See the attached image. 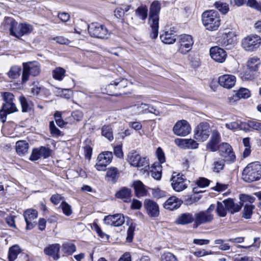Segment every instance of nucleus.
<instances>
[{
	"label": "nucleus",
	"mask_w": 261,
	"mask_h": 261,
	"mask_svg": "<svg viewBox=\"0 0 261 261\" xmlns=\"http://www.w3.org/2000/svg\"><path fill=\"white\" fill-rule=\"evenodd\" d=\"M218 82L221 86L226 89H230L234 86L236 78L233 75L224 74L219 76Z\"/></svg>",
	"instance_id": "obj_23"
},
{
	"label": "nucleus",
	"mask_w": 261,
	"mask_h": 261,
	"mask_svg": "<svg viewBox=\"0 0 261 261\" xmlns=\"http://www.w3.org/2000/svg\"><path fill=\"white\" fill-rule=\"evenodd\" d=\"M62 251L67 255H71L76 251V246L73 243L66 242L62 244Z\"/></svg>",
	"instance_id": "obj_44"
},
{
	"label": "nucleus",
	"mask_w": 261,
	"mask_h": 261,
	"mask_svg": "<svg viewBox=\"0 0 261 261\" xmlns=\"http://www.w3.org/2000/svg\"><path fill=\"white\" fill-rule=\"evenodd\" d=\"M66 70L62 67L55 68L52 71L53 77L56 80L61 81L65 76Z\"/></svg>",
	"instance_id": "obj_39"
},
{
	"label": "nucleus",
	"mask_w": 261,
	"mask_h": 261,
	"mask_svg": "<svg viewBox=\"0 0 261 261\" xmlns=\"http://www.w3.org/2000/svg\"><path fill=\"white\" fill-rule=\"evenodd\" d=\"M225 127L230 130L234 131L240 127L239 124L237 122H231L225 124Z\"/></svg>",
	"instance_id": "obj_61"
},
{
	"label": "nucleus",
	"mask_w": 261,
	"mask_h": 261,
	"mask_svg": "<svg viewBox=\"0 0 261 261\" xmlns=\"http://www.w3.org/2000/svg\"><path fill=\"white\" fill-rule=\"evenodd\" d=\"M62 197L61 195L57 194L51 196L50 197L51 202L54 203L55 205H57L62 200Z\"/></svg>",
	"instance_id": "obj_62"
},
{
	"label": "nucleus",
	"mask_w": 261,
	"mask_h": 261,
	"mask_svg": "<svg viewBox=\"0 0 261 261\" xmlns=\"http://www.w3.org/2000/svg\"><path fill=\"white\" fill-rule=\"evenodd\" d=\"M240 98H247L250 97V93L248 89L246 88H240L237 92Z\"/></svg>",
	"instance_id": "obj_55"
},
{
	"label": "nucleus",
	"mask_w": 261,
	"mask_h": 261,
	"mask_svg": "<svg viewBox=\"0 0 261 261\" xmlns=\"http://www.w3.org/2000/svg\"><path fill=\"white\" fill-rule=\"evenodd\" d=\"M60 249V246L59 244H54L49 245L44 249L45 254L53 257L55 260L60 258L59 252Z\"/></svg>",
	"instance_id": "obj_28"
},
{
	"label": "nucleus",
	"mask_w": 261,
	"mask_h": 261,
	"mask_svg": "<svg viewBox=\"0 0 261 261\" xmlns=\"http://www.w3.org/2000/svg\"><path fill=\"white\" fill-rule=\"evenodd\" d=\"M215 6L218 10L224 14H226L229 9V6L227 4L221 2H216Z\"/></svg>",
	"instance_id": "obj_50"
},
{
	"label": "nucleus",
	"mask_w": 261,
	"mask_h": 261,
	"mask_svg": "<svg viewBox=\"0 0 261 261\" xmlns=\"http://www.w3.org/2000/svg\"><path fill=\"white\" fill-rule=\"evenodd\" d=\"M247 124L250 128L261 132V122L255 120H250L248 121Z\"/></svg>",
	"instance_id": "obj_53"
},
{
	"label": "nucleus",
	"mask_w": 261,
	"mask_h": 261,
	"mask_svg": "<svg viewBox=\"0 0 261 261\" xmlns=\"http://www.w3.org/2000/svg\"><path fill=\"white\" fill-rule=\"evenodd\" d=\"M170 181L173 189L178 192L186 189L190 182L184 175L176 172L173 173Z\"/></svg>",
	"instance_id": "obj_7"
},
{
	"label": "nucleus",
	"mask_w": 261,
	"mask_h": 261,
	"mask_svg": "<svg viewBox=\"0 0 261 261\" xmlns=\"http://www.w3.org/2000/svg\"><path fill=\"white\" fill-rule=\"evenodd\" d=\"M224 166L225 160L217 159L213 162L212 169L214 172L219 173L223 169Z\"/></svg>",
	"instance_id": "obj_43"
},
{
	"label": "nucleus",
	"mask_w": 261,
	"mask_h": 261,
	"mask_svg": "<svg viewBox=\"0 0 261 261\" xmlns=\"http://www.w3.org/2000/svg\"><path fill=\"white\" fill-rule=\"evenodd\" d=\"M151 176L156 180H160L162 176L161 166L158 164V166L154 164L152 170H151Z\"/></svg>",
	"instance_id": "obj_46"
},
{
	"label": "nucleus",
	"mask_w": 261,
	"mask_h": 261,
	"mask_svg": "<svg viewBox=\"0 0 261 261\" xmlns=\"http://www.w3.org/2000/svg\"><path fill=\"white\" fill-rule=\"evenodd\" d=\"M223 202L227 210L231 214L239 212L242 207V205L235 203L233 200L230 198L224 200Z\"/></svg>",
	"instance_id": "obj_30"
},
{
	"label": "nucleus",
	"mask_w": 261,
	"mask_h": 261,
	"mask_svg": "<svg viewBox=\"0 0 261 261\" xmlns=\"http://www.w3.org/2000/svg\"><path fill=\"white\" fill-rule=\"evenodd\" d=\"M4 23L6 27L9 29L10 34L15 37V32L19 31V24L12 18L8 17L5 19Z\"/></svg>",
	"instance_id": "obj_31"
},
{
	"label": "nucleus",
	"mask_w": 261,
	"mask_h": 261,
	"mask_svg": "<svg viewBox=\"0 0 261 261\" xmlns=\"http://www.w3.org/2000/svg\"><path fill=\"white\" fill-rule=\"evenodd\" d=\"M113 153L111 151H105L100 153L97 158V163L95 165L98 171H104L106 167L110 164L113 159Z\"/></svg>",
	"instance_id": "obj_11"
},
{
	"label": "nucleus",
	"mask_w": 261,
	"mask_h": 261,
	"mask_svg": "<svg viewBox=\"0 0 261 261\" xmlns=\"http://www.w3.org/2000/svg\"><path fill=\"white\" fill-rule=\"evenodd\" d=\"M182 201L175 196H171L164 203L163 207L169 211H173L178 208Z\"/></svg>",
	"instance_id": "obj_25"
},
{
	"label": "nucleus",
	"mask_w": 261,
	"mask_h": 261,
	"mask_svg": "<svg viewBox=\"0 0 261 261\" xmlns=\"http://www.w3.org/2000/svg\"><path fill=\"white\" fill-rule=\"evenodd\" d=\"M103 221L107 225L118 227L121 226L124 223L125 219L123 215L116 214L106 216Z\"/></svg>",
	"instance_id": "obj_21"
},
{
	"label": "nucleus",
	"mask_w": 261,
	"mask_h": 261,
	"mask_svg": "<svg viewBox=\"0 0 261 261\" xmlns=\"http://www.w3.org/2000/svg\"><path fill=\"white\" fill-rule=\"evenodd\" d=\"M220 155L226 159L227 160L233 162L236 156L232 151L231 146L227 143H222L218 148Z\"/></svg>",
	"instance_id": "obj_18"
},
{
	"label": "nucleus",
	"mask_w": 261,
	"mask_h": 261,
	"mask_svg": "<svg viewBox=\"0 0 261 261\" xmlns=\"http://www.w3.org/2000/svg\"><path fill=\"white\" fill-rule=\"evenodd\" d=\"M260 64V59L257 57L249 58L247 62V66L251 71H256Z\"/></svg>",
	"instance_id": "obj_38"
},
{
	"label": "nucleus",
	"mask_w": 261,
	"mask_h": 261,
	"mask_svg": "<svg viewBox=\"0 0 261 261\" xmlns=\"http://www.w3.org/2000/svg\"><path fill=\"white\" fill-rule=\"evenodd\" d=\"M19 99L23 112H28L32 109L33 103L31 100L27 99L23 96H20Z\"/></svg>",
	"instance_id": "obj_40"
},
{
	"label": "nucleus",
	"mask_w": 261,
	"mask_h": 261,
	"mask_svg": "<svg viewBox=\"0 0 261 261\" xmlns=\"http://www.w3.org/2000/svg\"><path fill=\"white\" fill-rule=\"evenodd\" d=\"M237 39L235 33L232 31L226 32L219 40V43L226 49H230L237 43Z\"/></svg>",
	"instance_id": "obj_13"
},
{
	"label": "nucleus",
	"mask_w": 261,
	"mask_h": 261,
	"mask_svg": "<svg viewBox=\"0 0 261 261\" xmlns=\"http://www.w3.org/2000/svg\"><path fill=\"white\" fill-rule=\"evenodd\" d=\"M221 140V137L219 132L214 129L212 132V136L210 140L206 144L207 149L212 151H216L218 150V145Z\"/></svg>",
	"instance_id": "obj_24"
},
{
	"label": "nucleus",
	"mask_w": 261,
	"mask_h": 261,
	"mask_svg": "<svg viewBox=\"0 0 261 261\" xmlns=\"http://www.w3.org/2000/svg\"><path fill=\"white\" fill-rule=\"evenodd\" d=\"M119 176V171L117 168L111 167L107 169L106 175V180L107 181L115 184L117 182Z\"/></svg>",
	"instance_id": "obj_26"
},
{
	"label": "nucleus",
	"mask_w": 261,
	"mask_h": 261,
	"mask_svg": "<svg viewBox=\"0 0 261 261\" xmlns=\"http://www.w3.org/2000/svg\"><path fill=\"white\" fill-rule=\"evenodd\" d=\"M191 130L189 123L184 119L177 121L173 127L174 134L178 136H186L190 133Z\"/></svg>",
	"instance_id": "obj_12"
},
{
	"label": "nucleus",
	"mask_w": 261,
	"mask_h": 261,
	"mask_svg": "<svg viewBox=\"0 0 261 261\" xmlns=\"http://www.w3.org/2000/svg\"><path fill=\"white\" fill-rule=\"evenodd\" d=\"M17 111V107L14 102L4 103L0 110V120L3 123L6 121L7 116Z\"/></svg>",
	"instance_id": "obj_22"
},
{
	"label": "nucleus",
	"mask_w": 261,
	"mask_h": 261,
	"mask_svg": "<svg viewBox=\"0 0 261 261\" xmlns=\"http://www.w3.org/2000/svg\"><path fill=\"white\" fill-rule=\"evenodd\" d=\"M210 184V180L204 177H200L197 181V185L201 188L207 187Z\"/></svg>",
	"instance_id": "obj_59"
},
{
	"label": "nucleus",
	"mask_w": 261,
	"mask_h": 261,
	"mask_svg": "<svg viewBox=\"0 0 261 261\" xmlns=\"http://www.w3.org/2000/svg\"><path fill=\"white\" fill-rule=\"evenodd\" d=\"M127 81L124 79H117L107 86L106 88V93L110 95L117 94L115 92L116 89H121L127 86Z\"/></svg>",
	"instance_id": "obj_14"
},
{
	"label": "nucleus",
	"mask_w": 261,
	"mask_h": 261,
	"mask_svg": "<svg viewBox=\"0 0 261 261\" xmlns=\"http://www.w3.org/2000/svg\"><path fill=\"white\" fill-rule=\"evenodd\" d=\"M23 72L22 74V83H25L29 80V76H36L41 71L40 64L37 62H29L22 64Z\"/></svg>",
	"instance_id": "obj_4"
},
{
	"label": "nucleus",
	"mask_w": 261,
	"mask_h": 261,
	"mask_svg": "<svg viewBox=\"0 0 261 261\" xmlns=\"http://www.w3.org/2000/svg\"><path fill=\"white\" fill-rule=\"evenodd\" d=\"M59 207L62 209L63 214L67 216H70L72 213L71 206L66 201H62Z\"/></svg>",
	"instance_id": "obj_49"
},
{
	"label": "nucleus",
	"mask_w": 261,
	"mask_h": 261,
	"mask_svg": "<svg viewBox=\"0 0 261 261\" xmlns=\"http://www.w3.org/2000/svg\"><path fill=\"white\" fill-rule=\"evenodd\" d=\"M194 222V217L192 213H185L179 215L175 220L178 225H186Z\"/></svg>",
	"instance_id": "obj_27"
},
{
	"label": "nucleus",
	"mask_w": 261,
	"mask_h": 261,
	"mask_svg": "<svg viewBox=\"0 0 261 261\" xmlns=\"http://www.w3.org/2000/svg\"><path fill=\"white\" fill-rule=\"evenodd\" d=\"M156 153L160 163L162 164L165 162V157L164 153L161 148H158Z\"/></svg>",
	"instance_id": "obj_60"
},
{
	"label": "nucleus",
	"mask_w": 261,
	"mask_h": 261,
	"mask_svg": "<svg viewBox=\"0 0 261 261\" xmlns=\"http://www.w3.org/2000/svg\"><path fill=\"white\" fill-rule=\"evenodd\" d=\"M37 216L38 212L36 210L30 208L24 211L23 217L27 224V229H31L35 226Z\"/></svg>",
	"instance_id": "obj_17"
},
{
	"label": "nucleus",
	"mask_w": 261,
	"mask_h": 261,
	"mask_svg": "<svg viewBox=\"0 0 261 261\" xmlns=\"http://www.w3.org/2000/svg\"><path fill=\"white\" fill-rule=\"evenodd\" d=\"M261 44V38L257 35L252 34L244 38L241 42L242 48L247 51H254L259 48Z\"/></svg>",
	"instance_id": "obj_5"
},
{
	"label": "nucleus",
	"mask_w": 261,
	"mask_h": 261,
	"mask_svg": "<svg viewBox=\"0 0 261 261\" xmlns=\"http://www.w3.org/2000/svg\"><path fill=\"white\" fill-rule=\"evenodd\" d=\"M161 6L158 1H153L150 5L149 11L148 23L151 28L150 37L155 39L158 36L159 14Z\"/></svg>",
	"instance_id": "obj_1"
},
{
	"label": "nucleus",
	"mask_w": 261,
	"mask_h": 261,
	"mask_svg": "<svg viewBox=\"0 0 261 261\" xmlns=\"http://www.w3.org/2000/svg\"><path fill=\"white\" fill-rule=\"evenodd\" d=\"M20 252V248L18 245H14L10 247L8 253L9 261H14Z\"/></svg>",
	"instance_id": "obj_41"
},
{
	"label": "nucleus",
	"mask_w": 261,
	"mask_h": 261,
	"mask_svg": "<svg viewBox=\"0 0 261 261\" xmlns=\"http://www.w3.org/2000/svg\"><path fill=\"white\" fill-rule=\"evenodd\" d=\"M18 28L19 31L14 33L15 37L17 38L31 33L33 30L32 25L27 23H20Z\"/></svg>",
	"instance_id": "obj_32"
},
{
	"label": "nucleus",
	"mask_w": 261,
	"mask_h": 261,
	"mask_svg": "<svg viewBox=\"0 0 261 261\" xmlns=\"http://www.w3.org/2000/svg\"><path fill=\"white\" fill-rule=\"evenodd\" d=\"M51 152V150L49 148L44 146L34 148L32 150L29 159L32 161H36L41 157L46 159L50 155Z\"/></svg>",
	"instance_id": "obj_16"
},
{
	"label": "nucleus",
	"mask_w": 261,
	"mask_h": 261,
	"mask_svg": "<svg viewBox=\"0 0 261 261\" xmlns=\"http://www.w3.org/2000/svg\"><path fill=\"white\" fill-rule=\"evenodd\" d=\"M101 134L109 141H112L114 139L113 130L111 125H103L101 128Z\"/></svg>",
	"instance_id": "obj_45"
},
{
	"label": "nucleus",
	"mask_w": 261,
	"mask_h": 261,
	"mask_svg": "<svg viewBox=\"0 0 261 261\" xmlns=\"http://www.w3.org/2000/svg\"><path fill=\"white\" fill-rule=\"evenodd\" d=\"M88 31L91 36L101 39H107L110 32L105 25L98 22H92L88 27Z\"/></svg>",
	"instance_id": "obj_6"
},
{
	"label": "nucleus",
	"mask_w": 261,
	"mask_h": 261,
	"mask_svg": "<svg viewBox=\"0 0 261 261\" xmlns=\"http://www.w3.org/2000/svg\"><path fill=\"white\" fill-rule=\"evenodd\" d=\"M127 160L131 166L135 167H146L149 166L146 158L142 157L135 150H132L128 153Z\"/></svg>",
	"instance_id": "obj_8"
},
{
	"label": "nucleus",
	"mask_w": 261,
	"mask_h": 261,
	"mask_svg": "<svg viewBox=\"0 0 261 261\" xmlns=\"http://www.w3.org/2000/svg\"><path fill=\"white\" fill-rule=\"evenodd\" d=\"M29 148V143L25 140H19L16 143V151L19 155L25 154L28 152Z\"/></svg>",
	"instance_id": "obj_35"
},
{
	"label": "nucleus",
	"mask_w": 261,
	"mask_h": 261,
	"mask_svg": "<svg viewBox=\"0 0 261 261\" xmlns=\"http://www.w3.org/2000/svg\"><path fill=\"white\" fill-rule=\"evenodd\" d=\"M166 192L160 189H154L152 190V194L154 198L159 199L166 196Z\"/></svg>",
	"instance_id": "obj_58"
},
{
	"label": "nucleus",
	"mask_w": 261,
	"mask_h": 261,
	"mask_svg": "<svg viewBox=\"0 0 261 261\" xmlns=\"http://www.w3.org/2000/svg\"><path fill=\"white\" fill-rule=\"evenodd\" d=\"M141 206L142 202L141 201L135 199H133L130 206L132 209L139 210L141 208Z\"/></svg>",
	"instance_id": "obj_64"
},
{
	"label": "nucleus",
	"mask_w": 261,
	"mask_h": 261,
	"mask_svg": "<svg viewBox=\"0 0 261 261\" xmlns=\"http://www.w3.org/2000/svg\"><path fill=\"white\" fill-rule=\"evenodd\" d=\"M116 197L125 202H129L131 200V191L129 189L123 188L116 193Z\"/></svg>",
	"instance_id": "obj_33"
},
{
	"label": "nucleus",
	"mask_w": 261,
	"mask_h": 261,
	"mask_svg": "<svg viewBox=\"0 0 261 261\" xmlns=\"http://www.w3.org/2000/svg\"><path fill=\"white\" fill-rule=\"evenodd\" d=\"M175 32L172 31H166L160 35L162 41L165 44H173L176 41Z\"/></svg>",
	"instance_id": "obj_34"
},
{
	"label": "nucleus",
	"mask_w": 261,
	"mask_h": 261,
	"mask_svg": "<svg viewBox=\"0 0 261 261\" xmlns=\"http://www.w3.org/2000/svg\"><path fill=\"white\" fill-rule=\"evenodd\" d=\"M134 187L136 196L138 197H143L146 195V190L143 183L140 181H136L134 184Z\"/></svg>",
	"instance_id": "obj_36"
},
{
	"label": "nucleus",
	"mask_w": 261,
	"mask_h": 261,
	"mask_svg": "<svg viewBox=\"0 0 261 261\" xmlns=\"http://www.w3.org/2000/svg\"><path fill=\"white\" fill-rule=\"evenodd\" d=\"M240 199L241 202H242V203L241 204L242 206L243 205L244 203L246 202H248L249 204H251L255 200L254 197L246 194L241 195L240 196Z\"/></svg>",
	"instance_id": "obj_52"
},
{
	"label": "nucleus",
	"mask_w": 261,
	"mask_h": 261,
	"mask_svg": "<svg viewBox=\"0 0 261 261\" xmlns=\"http://www.w3.org/2000/svg\"><path fill=\"white\" fill-rule=\"evenodd\" d=\"M254 208V206L246 203L245 204L243 210V217L246 219L251 218L252 214V211Z\"/></svg>",
	"instance_id": "obj_47"
},
{
	"label": "nucleus",
	"mask_w": 261,
	"mask_h": 261,
	"mask_svg": "<svg viewBox=\"0 0 261 261\" xmlns=\"http://www.w3.org/2000/svg\"><path fill=\"white\" fill-rule=\"evenodd\" d=\"M210 52L211 58L218 63L224 62L227 57L226 51L217 46L211 47Z\"/></svg>",
	"instance_id": "obj_19"
},
{
	"label": "nucleus",
	"mask_w": 261,
	"mask_h": 261,
	"mask_svg": "<svg viewBox=\"0 0 261 261\" xmlns=\"http://www.w3.org/2000/svg\"><path fill=\"white\" fill-rule=\"evenodd\" d=\"M194 41L192 36L187 34L181 35L178 39V50L182 54H186L192 47Z\"/></svg>",
	"instance_id": "obj_9"
},
{
	"label": "nucleus",
	"mask_w": 261,
	"mask_h": 261,
	"mask_svg": "<svg viewBox=\"0 0 261 261\" xmlns=\"http://www.w3.org/2000/svg\"><path fill=\"white\" fill-rule=\"evenodd\" d=\"M49 129L50 133L55 136H59L61 135V132L56 126L53 121L49 122Z\"/></svg>",
	"instance_id": "obj_57"
},
{
	"label": "nucleus",
	"mask_w": 261,
	"mask_h": 261,
	"mask_svg": "<svg viewBox=\"0 0 261 261\" xmlns=\"http://www.w3.org/2000/svg\"><path fill=\"white\" fill-rule=\"evenodd\" d=\"M54 40L56 41V42L61 44H68L70 42L68 39L62 36H58L54 38Z\"/></svg>",
	"instance_id": "obj_63"
},
{
	"label": "nucleus",
	"mask_w": 261,
	"mask_h": 261,
	"mask_svg": "<svg viewBox=\"0 0 261 261\" xmlns=\"http://www.w3.org/2000/svg\"><path fill=\"white\" fill-rule=\"evenodd\" d=\"M210 135V124L206 122L199 123L194 131V138L200 142H203L206 140L209 137Z\"/></svg>",
	"instance_id": "obj_10"
},
{
	"label": "nucleus",
	"mask_w": 261,
	"mask_h": 261,
	"mask_svg": "<svg viewBox=\"0 0 261 261\" xmlns=\"http://www.w3.org/2000/svg\"><path fill=\"white\" fill-rule=\"evenodd\" d=\"M137 224L134 223H131L129 225L127 231L126 241L128 242H131L134 238V232L136 230Z\"/></svg>",
	"instance_id": "obj_48"
},
{
	"label": "nucleus",
	"mask_w": 261,
	"mask_h": 261,
	"mask_svg": "<svg viewBox=\"0 0 261 261\" xmlns=\"http://www.w3.org/2000/svg\"><path fill=\"white\" fill-rule=\"evenodd\" d=\"M21 69L19 66H12L7 73V75L10 79H16L18 77L21 73Z\"/></svg>",
	"instance_id": "obj_42"
},
{
	"label": "nucleus",
	"mask_w": 261,
	"mask_h": 261,
	"mask_svg": "<svg viewBox=\"0 0 261 261\" xmlns=\"http://www.w3.org/2000/svg\"><path fill=\"white\" fill-rule=\"evenodd\" d=\"M242 176L243 180L248 182L260 179L261 164L258 162H254L248 164L243 170Z\"/></svg>",
	"instance_id": "obj_2"
},
{
	"label": "nucleus",
	"mask_w": 261,
	"mask_h": 261,
	"mask_svg": "<svg viewBox=\"0 0 261 261\" xmlns=\"http://www.w3.org/2000/svg\"><path fill=\"white\" fill-rule=\"evenodd\" d=\"M202 21L206 30L213 31L218 29L220 25L221 20L218 12L211 10L202 13Z\"/></svg>",
	"instance_id": "obj_3"
},
{
	"label": "nucleus",
	"mask_w": 261,
	"mask_h": 261,
	"mask_svg": "<svg viewBox=\"0 0 261 261\" xmlns=\"http://www.w3.org/2000/svg\"><path fill=\"white\" fill-rule=\"evenodd\" d=\"M162 261H178L176 257L172 253L166 252L161 256Z\"/></svg>",
	"instance_id": "obj_54"
},
{
	"label": "nucleus",
	"mask_w": 261,
	"mask_h": 261,
	"mask_svg": "<svg viewBox=\"0 0 261 261\" xmlns=\"http://www.w3.org/2000/svg\"><path fill=\"white\" fill-rule=\"evenodd\" d=\"M194 223L197 226L201 224L210 223L212 222L214 219L213 214H208L204 211H200L196 213L194 216Z\"/></svg>",
	"instance_id": "obj_20"
},
{
	"label": "nucleus",
	"mask_w": 261,
	"mask_h": 261,
	"mask_svg": "<svg viewBox=\"0 0 261 261\" xmlns=\"http://www.w3.org/2000/svg\"><path fill=\"white\" fill-rule=\"evenodd\" d=\"M225 207V205L222 203L220 202H217L216 212L219 216L221 217L226 216L227 210Z\"/></svg>",
	"instance_id": "obj_51"
},
{
	"label": "nucleus",
	"mask_w": 261,
	"mask_h": 261,
	"mask_svg": "<svg viewBox=\"0 0 261 261\" xmlns=\"http://www.w3.org/2000/svg\"><path fill=\"white\" fill-rule=\"evenodd\" d=\"M175 143L181 147H186L191 149H195L198 147V144L192 139H177Z\"/></svg>",
	"instance_id": "obj_29"
},
{
	"label": "nucleus",
	"mask_w": 261,
	"mask_h": 261,
	"mask_svg": "<svg viewBox=\"0 0 261 261\" xmlns=\"http://www.w3.org/2000/svg\"><path fill=\"white\" fill-rule=\"evenodd\" d=\"M3 98L5 101L4 103L14 102V96L10 92H4L3 93Z\"/></svg>",
	"instance_id": "obj_56"
},
{
	"label": "nucleus",
	"mask_w": 261,
	"mask_h": 261,
	"mask_svg": "<svg viewBox=\"0 0 261 261\" xmlns=\"http://www.w3.org/2000/svg\"><path fill=\"white\" fill-rule=\"evenodd\" d=\"M144 206L146 210L147 215L152 218H156L160 214V210L158 204L150 199H145Z\"/></svg>",
	"instance_id": "obj_15"
},
{
	"label": "nucleus",
	"mask_w": 261,
	"mask_h": 261,
	"mask_svg": "<svg viewBox=\"0 0 261 261\" xmlns=\"http://www.w3.org/2000/svg\"><path fill=\"white\" fill-rule=\"evenodd\" d=\"M135 15L139 19L145 21L148 15V8L145 5H141L135 10Z\"/></svg>",
	"instance_id": "obj_37"
}]
</instances>
